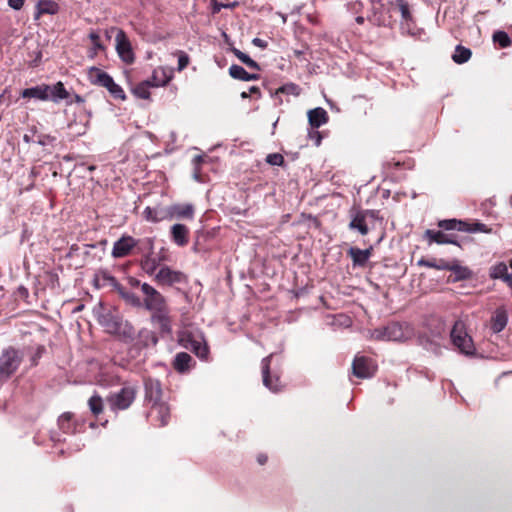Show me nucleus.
I'll use <instances>...</instances> for the list:
<instances>
[{"instance_id": "1", "label": "nucleus", "mask_w": 512, "mask_h": 512, "mask_svg": "<svg viewBox=\"0 0 512 512\" xmlns=\"http://www.w3.org/2000/svg\"><path fill=\"white\" fill-rule=\"evenodd\" d=\"M178 341L181 346L193 351L199 358L205 359L208 355V347L203 333L192 326H182L178 333Z\"/></svg>"}, {"instance_id": "2", "label": "nucleus", "mask_w": 512, "mask_h": 512, "mask_svg": "<svg viewBox=\"0 0 512 512\" xmlns=\"http://www.w3.org/2000/svg\"><path fill=\"white\" fill-rule=\"evenodd\" d=\"M450 337L455 348L462 354L473 355L475 353L473 340L467 333L465 324L462 321L455 322Z\"/></svg>"}, {"instance_id": "3", "label": "nucleus", "mask_w": 512, "mask_h": 512, "mask_svg": "<svg viewBox=\"0 0 512 512\" xmlns=\"http://www.w3.org/2000/svg\"><path fill=\"white\" fill-rule=\"evenodd\" d=\"M410 332L397 323L389 324L384 328L374 329L371 332V338L379 341H403L408 338Z\"/></svg>"}, {"instance_id": "4", "label": "nucleus", "mask_w": 512, "mask_h": 512, "mask_svg": "<svg viewBox=\"0 0 512 512\" xmlns=\"http://www.w3.org/2000/svg\"><path fill=\"white\" fill-rule=\"evenodd\" d=\"M141 291L144 295L142 304L145 309L151 313L168 308L165 297L153 286L148 283H143L141 285Z\"/></svg>"}, {"instance_id": "5", "label": "nucleus", "mask_w": 512, "mask_h": 512, "mask_svg": "<svg viewBox=\"0 0 512 512\" xmlns=\"http://www.w3.org/2000/svg\"><path fill=\"white\" fill-rule=\"evenodd\" d=\"M112 31H116L115 48L118 56L125 63H132L134 61V53L126 33L122 29H118L115 27H112Z\"/></svg>"}, {"instance_id": "6", "label": "nucleus", "mask_w": 512, "mask_h": 512, "mask_svg": "<svg viewBox=\"0 0 512 512\" xmlns=\"http://www.w3.org/2000/svg\"><path fill=\"white\" fill-rule=\"evenodd\" d=\"M136 396V389L132 386L122 388L119 392L109 398V404L113 410L127 409Z\"/></svg>"}, {"instance_id": "7", "label": "nucleus", "mask_w": 512, "mask_h": 512, "mask_svg": "<svg viewBox=\"0 0 512 512\" xmlns=\"http://www.w3.org/2000/svg\"><path fill=\"white\" fill-rule=\"evenodd\" d=\"M155 281L164 286H172L174 284L186 281L185 275L176 270H172L168 266H162L154 276Z\"/></svg>"}, {"instance_id": "8", "label": "nucleus", "mask_w": 512, "mask_h": 512, "mask_svg": "<svg viewBox=\"0 0 512 512\" xmlns=\"http://www.w3.org/2000/svg\"><path fill=\"white\" fill-rule=\"evenodd\" d=\"M20 361L21 358L16 350H5L0 357V373L9 377L17 370Z\"/></svg>"}, {"instance_id": "9", "label": "nucleus", "mask_w": 512, "mask_h": 512, "mask_svg": "<svg viewBox=\"0 0 512 512\" xmlns=\"http://www.w3.org/2000/svg\"><path fill=\"white\" fill-rule=\"evenodd\" d=\"M377 366L374 361L364 356H356L352 364L353 374L358 378L372 377L376 372Z\"/></svg>"}, {"instance_id": "10", "label": "nucleus", "mask_w": 512, "mask_h": 512, "mask_svg": "<svg viewBox=\"0 0 512 512\" xmlns=\"http://www.w3.org/2000/svg\"><path fill=\"white\" fill-rule=\"evenodd\" d=\"M151 322L160 330L161 333L170 334L172 332V321L169 307L151 313Z\"/></svg>"}, {"instance_id": "11", "label": "nucleus", "mask_w": 512, "mask_h": 512, "mask_svg": "<svg viewBox=\"0 0 512 512\" xmlns=\"http://www.w3.org/2000/svg\"><path fill=\"white\" fill-rule=\"evenodd\" d=\"M135 246L136 241L133 237L122 236L114 243L111 254L114 258H122L127 256Z\"/></svg>"}, {"instance_id": "12", "label": "nucleus", "mask_w": 512, "mask_h": 512, "mask_svg": "<svg viewBox=\"0 0 512 512\" xmlns=\"http://www.w3.org/2000/svg\"><path fill=\"white\" fill-rule=\"evenodd\" d=\"M271 357L272 355H269L262 360L263 384L272 392H278L281 389L280 380L277 376L273 380L269 374Z\"/></svg>"}, {"instance_id": "13", "label": "nucleus", "mask_w": 512, "mask_h": 512, "mask_svg": "<svg viewBox=\"0 0 512 512\" xmlns=\"http://www.w3.org/2000/svg\"><path fill=\"white\" fill-rule=\"evenodd\" d=\"M173 77V69L168 67H157L153 70L151 79L152 87H161L166 85Z\"/></svg>"}, {"instance_id": "14", "label": "nucleus", "mask_w": 512, "mask_h": 512, "mask_svg": "<svg viewBox=\"0 0 512 512\" xmlns=\"http://www.w3.org/2000/svg\"><path fill=\"white\" fill-rule=\"evenodd\" d=\"M351 221L349 223V228L351 230H357L361 235H367L369 232V222L365 218L364 214L361 210H353L351 211Z\"/></svg>"}, {"instance_id": "15", "label": "nucleus", "mask_w": 512, "mask_h": 512, "mask_svg": "<svg viewBox=\"0 0 512 512\" xmlns=\"http://www.w3.org/2000/svg\"><path fill=\"white\" fill-rule=\"evenodd\" d=\"M150 416L152 419L158 420L160 426H164L168 422L170 409L163 402L154 403L150 409Z\"/></svg>"}, {"instance_id": "16", "label": "nucleus", "mask_w": 512, "mask_h": 512, "mask_svg": "<svg viewBox=\"0 0 512 512\" xmlns=\"http://www.w3.org/2000/svg\"><path fill=\"white\" fill-rule=\"evenodd\" d=\"M508 322V314L504 307L496 309L494 315L491 318V330L493 333H499L506 327Z\"/></svg>"}, {"instance_id": "17", "label": "nucleus", "mask_w": 512, "mask_h": 512, "mask_svg": "<svg viewBox=\"0 0 512 512\" xmlns=\"http://www.w3.org/2000/svg\"><path fill=\"white\" fill-rule=\"evenodd\" d=\"M171 218L192 219L194 216V207L192 204H175L169 208Z\"/></svg>"}, {"instance_id": "18", "label": "nucleus", "mask_w": 512, "mask_h": 512, "mask_svg": "<svg viewBox=\"0 0 512 512\" xmlns=\"http://www.w3.org/2000/svg\"><path fill=\"white\" fill-rule=\"evenodd\" d=\"M48 85L42 84L35 87L26 88L21 92L23 98H34L41 101L48 100Z\"/></svg>"}, {"instance_id": "19", "label": "nucleus", "mask_w": 512, "mask_h": 512, "mask_svg": "<svg viewBox=\"0 0 512 512\" xmlns=\"http://www.w3.org/2000/svg\"><path fill=\"white\" fill-rule=\"evenodd\" d=\"M424 237L428 240L429 244H457L453 238L442 231L428 229L425 231Z\"/></svg>"}, {"instance_id": "20", "label": "nucleus", "mask_w": 512, "mask_h": 512, "mask_svg": "<svg viewBox=\"0 0 512 512\" xmlns=\"http://www.w3.org/2000/svg\"><path fill=\"white\" fill-rule=\"evenodd\" d=\"M308 120H309V124L312 127L319 128L320 126L327 123L328 114L321 107L314 108V109L308 111Z\"/></svg>"}, {"instance_id": "21", "label": "nucleus", "mask_w": 512, "mask_h": 512, "mask_svg": "<svg viewBox=\"0 0 512 512\" xmlns=\"http://www.w3.org/2000/svg\"><path fill=\"white\" fill-rule=\"evenodd\" d=\"M371 251L372 248L362 250L356 247H351L348 250V254L352 258L354 266H364L371 256Z\"/></svg>"}, {"instance_id": "22", "label": "nucleus", "mask_w": 512, "mask_h": 512, "mask_svg": "<svg viewBox=\"0 0 512 512\" xmlns=\"http://www.w3.org/2000/svg\"><path fill=\"white\" fill-rule=\"evenodd\" d=\"M171 235L178 246H185L188 243L189 230L183 224H174L171 227Z\"/></svg>"}, {"instance_id": "23", "label": "nucleus", "mask_w": 512, "mask_h": 512, "mask_svg": "<svg viewBox=\"0 0 512 512\" xmlns=\"http://www.w3.org/2000/svg\"><path fill=\"white\" fill-rule=\"evenodd\" d=\"M146 397L150 402L159 403L161 399V386L156 380L149 379L145 382Z\"/></svg>"}, {"instance_id": "24", "label": "nucleus", "mask_w": 512, "mask_h": 512, "mask_svg": "<svg viewBox=\"0 0 512 512\" xmlns=\"http://www.w3.org/2000/svg\"><path fill=\"white\" fill-rule=\"evenodd\" d=\"M88 38L91 42V47L88 50V57L94 59L99 52L105 51V46L102 44L100 34L96 30L90 31Z\"/></svg>"}, {"instance_id": "25", "label": "nucleus", "mask_w": 512, "mask_h": 512, "mask_svg": "<svg viewBox=\"0 0 512 512\" xmlns=\"http://www.w3.org/2000/svg\"><path fill=\"white\" fill-rule=\"evenodd\" d=\"M48 90V100H52L56 103L61 100L67 99L69 96V93L65 89L64 84L62 82H57L54 85H48Z\"/></svg>"}, {"instance_id": "26", "label": "nucleus", "mask_w": 512, "mask_h": 512, "mask_svg": "<svg viewBox=\"0 0 512 512\" xmlns=\"http://www.w3.org/2000/svg\"><path fill=\"white\" fill-rule=\"evenodd\" d=\"M162 261V258L160 256H156L153 254H149L145 256V258L141 262L142 269L148 274V275H154L158 272V267L160 266V263Z\"/></svg>"}, {"instance_id": "27", "label": "nucleus", "mask_w": 512, "mask_h": 512, "mask_svg": "<svg viewBox=\"0 0 512 512\" xmlns=\"http://www.w3.org/2000/svg\"><path fill=\"white\" fill-rule=\"evenodd\" d=\"M111 76L99 68L91 67L88 70V79L92 84L104 87Z\"/></svg>"}, {"instance_id": "28", "label": "nucleus", "mask_w": 512, "mask_h": 512, "mask_svg": "<svg viewBox=\"0 0 512 512\" xmlns=\"http://www.w3.org/2000/svg\"><path fill=\"white\" fill-rule=\"evenodd\" d=\"M229 74L232 78L242 81L257 80L259 78L258 74H250L242 66L239 65L230 66Z\"/></svg>"}, {"instance_id": "29", "label": "nucleus", "mask_w": 512, "mask_h": 512, "mask_svg": "<svg viewBox=\"0 0 512 512\" xmlns=\"http://www.w3.org/2000/svg\"><path fill=\"white\" fill-rule=\"evenodd\" d=\"M58 5L51 0H41L37 4V17L41 14H56L58 12Z\"/></svg>"}, {"instance_id": "30", "label": "nucleus", "mask_w": 512, "mask_h": 512, "mask_svg": "<svg viewBox=\"0 0 512 512\" xmlns=\"http://www.w3.org/2000/svg\"><path fill=\"white\" fill-rule=\"evenodd\" d=\"M448 267L445 270L454 272L457 280L467 279L471 276V271L467 267L459 265L457 261L448 262Z\"/></svg>"}, {"instance_id": "31", "label": "nucleus", "mask_w": 512, "mask_h": 512, "mask_svg": "<svg viewBox=\"0 0 512 512\" xmlns=\"http://www.w3.org/2000/svg\"><path fill=\"white\" fill-rule=\"evenodd\" d=\"M418 266L428 267V268H434L437 270H445L448 267V262L444 259H424L421 258L417 262Z\"/></svg>"}, {"instance_id": "32", "label": "nucleus", "mask_w": 512, "mask_h": 512, "mask_svg": "<svg viewBox=\"0 0 512 512\" xmlns=\"http://www.w3.org/2000/svg\"><path fill=\"white\" fill-rule=\"evenodd\" d=\"M150 87H152L149 80L138 83L132 88V93L141 99H148L150 97Z\"/></svg>"}, {"instance_id": "33", "label": "nucleus", "mask_w": 512, "mask_h": 512, "mask_svg": "<svg viewBox=\"0 0 512 512\" xmlns=\"http://www.w3.org/2000/svg\"><path fill=\"white\" fill-rule=\"evenodd\" d=\"M192 361V358L189 354L185 352L178 353L174 360V367L179 372H183L189 368V364Z\"/></svg>"}, {"instance_id": "34", "label": "nucleus", "mask_w": 512, "mask_h": 512, "mask_svg": "<svg viewBox=\"0 0 512 512\" xmlns=\"http://www.w3.org/2000/svg\"><path fill=\"white\" fill-rule=\"evenodd\" d=\"M471 51L468 48L458 45L452 56V59L457 64H463L471 58Z\"/></svg>"}, {"instance_id": "35", "label": "nucleus", "mask_w": 512, "mask_h": 512, "mask_svg": "<svg viewBox=\"0 0 512 512\" xmlns=\"http://www.w3.org/2000/svg\"><path fill=\"white\" fill-rule=\"evenodd\" d=\"M121 297L130 305L140 307L142 305L141 299L133 292L125 290L123 287L117 288Z\"/></svg>"}, {"instance_id": "36", "label": "nucleus", "mask_w": 512, "mask_h": 512, "mask_svg": "<svg viewBox=\"0 0 512 512\" xmlns=\"http://www.w3.org/2000/svg\"><path fill=\"white\" fill-rule=\"evenodd\" d=\"M438 226L445 229V230H459L464 231V227L466 226V223L462 221H457L455 219H449V220H441L438 223Z\"/></svg>"}, {"instance_id": "37", "label": "nucleus", "mask_w": 512, "mask_h": 512, "mask_svg": "<svg viewBox=\"0 0 512 512\" xmlns=\"http://www.w3.org/2000/svg\"><path fill=\"white\" fill-rule=\"evenodd\" d=\"M144 218L150 222H159L164 219L163 213L157 208L146 207L143 211Z\"/></svg>"}, {"instance_id": "38", "label": "nucleus", "mask_w": 512, "mask_h": 512, "mask_svg": "<svg viewBox=\"0 0 512 512\" xmlns=\"http://www.w3.org/2000/svg\"><path fill=\"white\" fill-rule=\"evenodd\" d=\"M89 408L94 415H98L103 410V400L98 395H93L88 401Z\"/></svg>"}, {"instance_id": "39", "label": "nucleus", "mask_w": 512, "mask_h": 512, "mask_svg": "<svg viewBox=\"0 0 512 512\" xmlns=\"http://www.w3.org/2000/svg\"><path fill=\"white\" fill-rule=\"evenodd\" d=\"M493 41L498 43L502 48H506L511 45L510 37L504 31H496L493 34Z\"/></svg>"}, {"instance_id": "40", "label": "nucleus", "mask_w": 512, "mask_h": 512, "mask_svg": "<svg viewBox=\"0 0 512 512\" xmlns=\"http://www.w3.org/2000/svg\"><path fill=\"white\" fill-rule=\"evenodd\" d=\"M234 54L242 63L247 65L249 68L259 70L258 63L251 59L247 54L241 52L240 50H235Z\"/></svg>"}, {"instance_id": "41", "label": "nucleus", "mask_w": 512, "mask_h": 512, "mask_svg": "<svg viewBox=\"0 0 512 512\" xmlns=\"http://www.w3.org/2000/svg\"><path fill=\"white\" fill-rule=\"evenodd\" d=\"M507 272V265L501 262L491 268L490 276L494 279H503Z\"/></svg>"}, {"instance_id": "42", "label": "nucleus", "mask_w": 512, "mask_h": 512, "mask_svg": "<svg viewBox=\"0 0 512 512\" xmlns=\"http://www.w3.org/2000/svg\"><path fill=\"white\" fill-rule=\"evenodd\" d=\"M100 323L107 328V330L111 333H114L118 330V322L111 316H102L99 319Z\"/></svg>"}, {"instance_id": "43", "label": "nucleus", "mask_w": 512, "mask_h": 512, "mask_svg": "<svg viewBox=\"0 0 512 512\" xmlns=\"http://www.w3.org/2000/svg\"><path fill=\"white\" fill-rule=\"evenodd\" d=\"M71 134L73 136H81L86 133L87 130V122H80V123H70L68 125Z\"/></svg>"}, {"instance_id": "44", "label": "nucleus", "mask_w": 512, "mask_h": 512, "mask_svg": "<svg viewBox=\"0 0 512 512\" xmlns=\"http://www.w3.org/2000/svg\"><path fill=\"white\" fill-rule=\"evenodd\" d=\"M397 7L401 13L402 19L409 21L411 19V13L408 3L405 0H397Z\"/></svg>"}, {"instance_id": "45", "label": "nucleus", "mask_w": 512, "mask_h": 512, "mask_svg": "<svg viewBox=\"0 0 512 512\" xmlns=\"http://www.w3.org/2000/svg\"><path fill=\"white\" fill-rule=\"evenodd\" d=\"M279 91L282 93H286V94H290V95H294V96H298L300 94V88L293 83L283 85L279 89Z\"/></svg>"}, {"instance_id": "46", "label": "nucleus", "mask_w": 512, "mask_h": 512, "mask_svg": "<svg viewBox=\"0 0 512 512\" xmlns=\"http://www.w3.org/2000/svg\"><path fill=\"white\" fill-rule=\"evenodd\" d=\"M266 161L270 165L280 166L284 162V157L279 153H272L267 156Z\"/></svg>"}, {"instance_id": "47", "label": "nucleus", "mask_w": 512, "mask_h": 512, "mask_svg": "<svg viewBox=\"0 0 512 512\" xmlns=\"http://www.w3.org/2000/svg\"><path fill=\"white\" fill-rule=\"evenodd\" d=\"M189 64V57L185 52L180 51L178 53V70L182 71Z\"/></svg>"}, {"instance_id": "48", "label": "nucleus", "mask_w": 512, "mask_h": 512, "mask_svg": "<svg viewBox=\"0 0 512 512\" xmlns=\"http://www.w3.org/2000/svg\"><path fill=\"white\" fill-rule=\"evenodd\" d=\"M109 92L114 98L121 100H124L126 98L123 89L118 84H115L114 87L109 90Z\"/></svg>"}, {"instance_id": "49", "label": "nucleus", "mask_w": 512, "mask_h": 512, "mask_svg": "<svg viewBox=\"0 0 512 512\" xmlns=\"http://www.w3.org/2000/svg\"><path fill=\"white\" fill-rule=\"evenodd\" d=\"M464 231L468 232H487L486 226L481 223L474 224L473 226H469L466 224L464 227Z\"/></svg>"}, {"instance_id": "50", "label": "nucleus", "mask_w": 512, "mask_h": 512, "mask_svg": "<svg viewBox=\"0 0 512 512\" xmlns=\"http://www.w3.org/2000/svg\"><path fill=\"white\" fill-rule=\"evenodd\" d=\"M368 222L379 219V211L377 210H361Z\"/></svg>"}, {"instance_id": "51", "label": "nucleus", "mask_w": 512, "mask_h": 512, "mask_svg": "<svg viewBox=\"0 0 512 512\" xmlns=\"http://www.w3.org/2000/svg\"><path fill=\"white\" fill-rule=\"evenodd\" d=\"M203 161V157L202 156H196L194 159H193V162L195 164V172H194V179L197 180V181H201V176H200V173H199V169H198V165Z\"/></svg>"}, {"instance_id": "52", "label": "nucleus", "mask_w": 512, "mask_h": 512, "mask_svg": "<svg viewBox=\"0 0 512 512\" xmlns=\"http://www.w3.org/2000/svg\"><path fill=\"white\" fill-rule=\"evenodd\" d=\"M54 141H55V138H54V137H52V136H50V135H40V136L38 137V141H37V142H38L40 145L45 146V145H50V144H52Z\"/></svg>"}, {"instance_id": "53", "label": "nucleus", "mask_w": 512, "mask_h": 512, "mask_svg": "<svg viewBox=\"0 0 512 512\" xmlns=\"http://www.w3.org/2000/svg\"><path fill=\"white\" fill-rule=\"evenodd\" d=\"M252 94H256V95L260 96V89L257 86H251L248 91H243L241 93V97L248 98Z\"/></svg>"}, {"instance_id": "54", "label": "nucleus", "mask_w": 512, "mask_h": 512, "mask_svg": "<svg viewBox=\"0 0 512 512\" xmlns=\"http://www.w3.org/2000/svg\"><path fill=\"white\" fill-rule=\"evenodd\" d=\"M8 5L14 10H20L24 5V0H8Z\"/></svg>"}, {"instance_id": "55", "label": "nucleus", "mask_w": 512, "mask_h": 512, "mask_svg": "<svg viewBox=\"0 0 512 512\" xmlns=\"http://www.w3.org/2000/svg\"><path fill=\"white\" fill-rule=\"evenodd\" d=\"M226 7H230V5H225V4L218 3V2H216V1H215V2L213 3V6H212V12H213V13H218V12H220V10H221L222 8H226Z\"/></svg>"}, {"instance_id": "56", "label": "nucleus", "mask_w": 512, "mask_h": 512, "mask_svg": "<svg viewBox=\"0 0 512 512\" xmlns=\"http://www.w3.org/2000/svg\"><path fill=\"white\" fill-rule=\"evenodd\" d=\"M252 43L257 46V47H260V48H266L267 46V42L264 41L263 39H260V38H254L252 40Z\"/></svg>"}, {"instance_id": "57", "label": "nucleus", "mask_w": 512, "mask_h": 512, "mask_svg": "<svg viewBox=\"0 0 512 512\" xmlns=\"http://www.w3.org/2000/svg\"><path fill=\"white\" fill-rule=\"evenodd\" d=\"M70 419H71V414H70V413H65V414H63V415H61V416H60V418H59V423H60V425H61L62 427H64V423H65V422H67V423H68V422L70 421Z\"/></svg>"}, {"instance_id": "58", "label": "nucleus", "mask_w": 512, "mask_h": 512, "mask_svg": "<svg viewBox=\"0 0 512 512\" xmlns=\"http://www.w3.org/2000/svg\"><path fill=\"white\" fill-rule=\"evenodd\" d=\"M503 280L509 285V286H512V273H506L505 277L503 278Z\"/></svg>"}, {"instance_id": "59", "label": "nucleus", "mask_w": 512, "mask_h": 512, "mask_svg": "<svg viewBox=\"0 0 512 512\" xmlns=\"http://www.w3.org/2000/svg\"><path fill=\"white\" fill-rule=\"evenodd\" d=\"M116 83L114 82L113 78L110 77L107 84L104 85V87L109 91L111 88L114 87Z\"/></svg>"}, {"instance_id": "60", "label": "nucleus", "mask_w": 512, "mask_h": 512, "mask_svg": "<svg viewBox=\"0 0 512 512\" xmlns=\"http://www.w3.org/2000/svg\"><path fill=\"white\" fill-rule=\"evenodd\" d=\"M116 83L114 82L113 78L110 77L107 84L104 85V87L109 91L111 88L114 87Z\"/></svg>"}, {"instance_id": "61", "label": "nucleus", "mask_w": 512, "mask_h": 512, "mask_svg": "<svg viewBox=\"0 0 512 512\" xmlns=\"http://www.w3.org/2000/svg\"><path fill=\"white\" fill-rule=\"evenodd\" d=\"M259 464L263 465L266 463L267 461V456L265 455H259L258 458H257Z\"/></svg>"}, {"instance_id": "62", "label": "nucleus", "mask_w": 512, "mask_h": 512, "mask_svg": "<svg viewBox=\"0 0 512 512\" xmlns=\"http://www.w3.org/2000/svg\"><path fill=\"white\" fill-rule=\"evenodd\" d=\"M73 101H74V102H76V103H83V102H84V99H83L80 95L75 94V95L73 96Z\"/></svg>"}, {"instance_id": "63", "label": "nucleus", "mask_w": 512, "mask_h": 512, "mask_svg": "<svg viewBox=\"0 0 512 512\" xmlns=\"http://www.w3.org/2000/svg\"><path fill=\"white\" fill-rule=\"evenodd\" d=\"M145 333L150 336L152 344L155 345L157 343V338L154 336V334L149 331H145Z\"/></svg>"}, {"instance_id": "64", "label": "nucleus", "mask_w": 512, "mask_h": 512, "mask_svg": "<svg viewBox=\"0 0 512 512\" xmlns=\"http://www.w3.org/2000/svg\"><path fill=\"white\" fill-rule=\"evenodd\" d=\"M113 32H114V31H112V27H111L110 29H107V30L105 31L106 38H107V39H110V38H111V35H110V34H111V33H113Z\"/></svg>"}]
</instances>
